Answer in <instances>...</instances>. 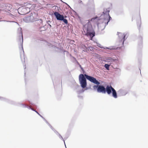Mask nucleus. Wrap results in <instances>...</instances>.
<instances>
[{
  "label": "nucleus",
  "mask_w": 148,
  "mask_h": 148,
  "mask_svg": "<svg viewBox=\"0 0 148 148\" xmlns=\"http://www.w3.org/2000/svg\"><path fill=\"white\" fill-rule=\"evenodd\" d=\"M93 88L95 89L97 88V90L98 92H101L103 93H106V88L103 86L100 85H95L93 86Z\"/></svg>",
  "instance_id": "39448f33"
},
{
  "label": "nucleus",
  "mask_w": 148,
  "mask_h": 148,
  "mask_svg": "<svg viewBox=\"0 0 148 148\" xmlns=\"http://www.w3.org/2000/svg\"><path fill=\"white\" fill-rule=\"evenodd\" d=\"M118 34L119 35L118 43L119 45H123L124 44V42L125 40V35L124 34L118 32Z\"/></svg>",
  "instance_id": "20e7f679"
},
{
  "label": "nucleus",
  "mask_w": 148,
  "mask_h": 148,
  "mask_svg": "<svg viewBox=\"0 0 148 148\" xmlns=\"http://www.w3.org/2000/svg\"><path fill=\"white\" fill-rule=\"evenodd\" d=\"M85 75L81 74L79 76V79L81 86L83 88H85L87 86L86 80Z\"/></svg>",
  "instance_id": "f03ea898"
},
{
  "label": "nucleus",
  "mask_w": 148,
  "mask_h": 148,
  "mask_svg": "<svg viewBox=\"0 0 148 148\" xmlns=\"http://www.w3.org/2000/svg\"><path fill=\"white\" fill-rule=\"evenodd\" d=\"M54 14L58 20L62 21V20H63V16L60 14L58 12H55L54 13Z\"/></svg>",
  "instance_id": "0eeeda50"
},
{
  "label": "nucleus",
  "mask_w": 148,
  "mask_h": 148,
  "mask_svg": "<svg viewBox=\"0 0 148 148\" xmlns=\"http://www.w3.org/2000/svg\"><path fill=\"white\" fill-rule=\"evenodd\" d=\"M97 18V17H96L92 18L90 20H89L88 23L84 26L83 29L84 32H86L85 35L88 36H90L91 38V40H92L93 37L95 36V33L93 30L92 26L90 24V22L93 21Z\"/></svg>",
  "instance_id": "f257e3e1"
},
{
  "label": "nucleus",
  "mask_w": 148,
  "mask_h": 148,
  "mask_svg": "<svg viewBox=\"0 0 148 148\" xmlns=\"http://www.w3.org/2000/svg\"><path fill=\"white\" fill-rule=\"evenodd\" d=\"M22 10H26V8H23L22 9Z\"/></svg>",
  "instance_id": "f8f14e48"
},
{
  "label": "nucleus",
  "mask_w": 148,
  "mask_h": 148,
  "mask_svg": "<svg viewBox=\"0 0 148 148\" xmlns=\"http://www.w3.org/2000/svg\"><path fill=\"white\" fill-rule=\"evenodd\" d=\"M62 21H63L66 24H67L68 23L67 20L66 19H64V17H63V20Z\"/></svg>",
  "instance_id": "9b49d317"
},
{
  "label": "nucleus",
  "mask_w": 148,
  "mask_h": 148,
  "mask_svg": "<svg viewBox=\"0 0 148 148\" xmlns=\"http://www.w3.org/2000/svg\"><path fill=\"white\" fill-rule=\"evenodd\" d=\"M84 75L86 78L91 82L98 85L100 84V83L96 80V79L94 77L88 76L86 74H84Z\"/></svg>",
  "instance_id": "423d86ee"
},
{
  "label": "nucleus",
  "mask_w": 148,
  "mask_h": 148,
  "mask_svg": "<svg viewBox=\"0 0 148 148\" xmlns=\"http://www.w3.org/2000/svg\"><path fill=\"white\" fill-rule=\"evenodd\" d=\"M36 113H38V114H39L38 113V112H36Z\"/></svg>",
  "instance_id": "ddd939ff"
},
{
  "label": "nucleus",
  "mask_w": 148,
  "mask_h": 148,
  "mask_svg": "<svg viewBox=\"0 0 148 148\" xmlns=\"http://www.w3.org/2000/svg\"><path fill=\"white\" fill-rule=\"evenodd\" d=\"M110 65H108L107 64H106L104 65V67L106 68V69L108 70H109V67Z\"/></svg>",
  "instance_id": "9d476101"
},
{
  "label": "nucleus",
  "mask_w": 148,
  "mask_h": 148,
  "mask_svg": "<svg viewBox=\"0 0 148 148\" xmlns=\"http://www.w3.org/2000/svg\"><path fill=\"white\" fill-rule=\"evenodd\" d=\"M109 11L107 10H105L103 12V13L104 14H107V17L108 18H109V19L108 20V21L106 23V22H105V23L106 24V25H107L108 22L110 20L112 19V18L110 17L109 14Z\"/></svg>",
  "instance_id": "6e6552de"
},
{
  "label": "nucleus",
  "mask_w": 148,
  "mask_h": 148,
  "mask_svg": "<svg viewBox=\"0 0 148 148\" xmlns=\"http://www.w3.org/2000/svg\"><path fill=\"white\" fill-rule=\"evenodd\" d=\"M19 38H22V41H23V36L22 35V34L21 32H20L19 33Z\"/></svg>",
  "instance_id": "1a4fd4ad"
},
{
  "label": "nucleus",
  "mask_w": 148,
  "mask_h": 148,
  "mask_svg": "<svg viewBox=\"0 0 148 148\" xmlns=\"http://www.w3.org/2000/svg\"><path fill=\"white\" fill-rule=\"evenodd\" d=\"M112 91V96L115 98L117 97V94L115 90L111 86H107L106 88V92L110 94Z\"/></svg>",
  "instance_id": "7ed1b4c3"
}]
</instances>
